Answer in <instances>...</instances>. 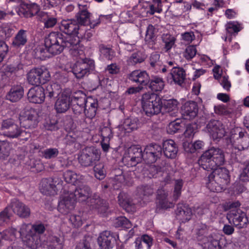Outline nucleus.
Segmentation results:
<instances>
[{
	"mask_svg": "<svg viewBox=\"0 0 249 249\" xmlns=\"http://www.w3.org/2000/svg\"><path fill=\"white\" fill-rule=\"evenodd\" d=\"M205 249H221L222 246L220 245L219 238L216 235L203 238L201 243Z\"/></svg>",
	"mask_w": 249,
	"mask_h": 249,
	"instance_id": "c756f323",
	"label": "nucleus"
},
{
	"mask_svg": "<svg viewBox=\"0 0 249 249\" xmlns=\"http://www.w3.org/2000/svg\"><path fill=\"white\" fill-rule=\"evenodd\" d=\"M71 105V96L62 93L57 99L54 108L57 113H65Z\"/></svg>",
	"mask_w": 249,
	"mask_h": 249,
	"instance_id": "4be33fe9",
	"label": "nucleus"
},
{
	"mask_svg": "<svg viewBox=\"0 0 249 249\" xmlns=\"http://www.w3.org/2000/svg\"><path fill=\"white\" fill-rule=\"evenodd\" d=\"M227 217L231 224H233L239 229L244 228L249 222L246 213L239 209L231 210L227 214Z\"/></svg>",
	"mask_w": 249,
	"mask_h": 249,
	"instance_id": "f8f14e48",
	"label": "nucleus"
},
{
	"mask_svg": "<svg viewBox=\"0 0 249 249\" xmlns=\"http://www.w3.org/2000/svg\"><path fill=\"white\" fill-rule=\"evenodd\" d=\"M21 238L23 240L31 235L33 232L32 225L23 224L21 225L19 231Z\"/></svg>",
	"mask_w": 249,
	"mask_h": 249,
	"instance_id": "de8ad7c7",
	"label": "nucleus"
},
{
	"mask_svg": "<svg viewBox=\"0 0 249 249\" xmlns=\"http://www.w3.org/2000/svg\"><path fill=\"white\" fill-rule=\"evenodd\" d=\"M128 79L141 85H146L149 82V76L144 71L140 70L132 71L128 75Z\"/></svg>",
	"mask_w": 249,
	"mask_h": 249,
	"instance_id": "393cba45",
	"label": "nucleus"
},
{
	"mask_svg": "<svg viewBox=\"0 0 249 249\" xmlns=\"http://www.w3.org/2000/svg\"><path fill=\"white\" fill-rule=\"evenodd\" d=\"M22 241L28 247L31 249H37L42 246L40 235L34 233Z\"/></svg>",
	"mask_w": 249,
	"mask_h": 249,
	"instance_id": "473e14b6",
	"label": "nucleus"
},
{
	"mask_svg": "<svg viewBox=\"0 0 249 249\" xmlns=\"http://www.w3.org/2000/svg\"><path fill=\"white\" fill-rule=\"evenodd\" d=\"M139 120L137 118H126L118 126V134L120 136H124L136 130L139 127Z\"/></svg>",
	"mask_w": 249,
	"mask_h": 249,
	"instance_id": "f3484780",
	"label": "nucleus"
},
{
	"mask_svg": "<svg viewBox=\"0 0 249 249\" xmlns=\"http://www.w3.org/2000/svg\"><path fill=\"white\" fill-rule=\"evenodd\" d=\"M155 29L152 25H149L146 29L145 40L147 43L153 42L156 39Z\"/></svg>",
	"mask_w": 249,
	"mask_h": 249,
	"instance_id": "8fccbe9b",
	"label": "nucleus"
},
{
	"mask_svg": "<svg viewBox=\"0 0 249 249\" xmlns=\"http://www.w3.org/2000/svg\"><path fill=\"white\" fill-rule=\"evenodd\" d=\"M27 97L31 103L41 104L45 98V89L42 87L35 86L29 90Z\"/></svg>",
	"mask_w": 249,
	"mask_h": 249,
	"instance_id": "a211bd4d",
	"label": "nucleus"
},
{
	"mask_svg": "<svg viewBox=\"0 0 249 249\" xmlns=\"http://www.w3.org/2000/svg\"><path fill=\"white\" fill-rule=\"evenodd\" d=\"M100 51L101 55L107 59H111L113 55V51L105 46L102 45L100 47Z\"/></svg>",
	"mask_w": 249,
	"mask_h": 249,
	"instance_id": "774afa93",
	"label": "nucleus"
},
{
	"mask_svg": "<svg viewBox=\"0 0 249 249\" xmlns=\"http://www.w3.org/2000/svg\"><path fill=\"white\" fill-rule=\"evenodd\" d=\"M164 82L161 78L154 77L151 80L149 87L153 91H159L163 89Z\"/></svg>",
	"mask_w": 249,
	"mask_h": 249,
	"instance_id": "c03bdc74",
	"label": "nucleus"
},
{
	"mask_svg": "<svg viewBox=\"0 0 249 249\" xmlns=\"http://www.w3.org/2000/svg\"><path fill=\"white\" fill-rule=\"evenodd\" d=\"M27 41L26 31L20 30L16 35L13 41V45L16 47H20L24 45Z\"/></svg>",
	"mask_w": 249,
	"mask_h": 249,
	"instance_id": "58836bf2",
	"label": "nucleus"
},
{
	"mask_svg": "<svg viewBox=\"0 0 249 249\" xmlns=\"http://www.w3.org/2000/svg\"><path fill=\"white\" fill-rule=\"evenodd\" d=\"M100 157L99 151L94 147H87L83 150L79 157V161L84 166H88Z\"/></svg>",
	"mask_w": 249,
	"mask_h": 249,
	"instance_id": "9b49d317",
	"label": "nucleus"
},
{
	"mask_svg": "<svg viewBox=\"0 0 249 249\" xmlns=\"http://www.w3.org/2000/svg\"><path fill=\"white\" fill-rule=\"evenodd\" d=\"M16 230L14 229L6 230L0 232V235L5 240H13L16 236Z\"/></svg>",
	"mask_w": 249,
	"mask_h": 249,
	"instance_id": "4d7b16f0",
	"label": "nucleus"
},
{
	"mask_svg": "<svg viewBox=\"0 0 249 249\" xmlns=\"http://www.w3.org/2000/svg\"><path fill=\"white\" fill-rule=\"evenodd\" d=\"M39 10V6L36 3L29 4L22 3L17 12L19 16L28 18L33 16L34 13H37Z\"/></svg>",
	"mask_w": 249,
	"mask_h": 249,
	"instance_id": "5701e85b",
	"label": "nucleus"
},
{
	"mask_svg": "<svg viewBox=\"0 0 249 249\" xmlns=\"http://www.w3.org/2000/svg\"><path fill=\"white\" fill-rule=\"evenodd\" d=\"M45 46L49 53L53 55L60 54L65 48H69L71 56L84 55V46L80 44V36L73 37L70 41L61 33L52 32L45 38Z\"/></svg>",
	"mask_w": 249,
	"mask_h": 249,
	"instance_id": "f03ea898",
	"label": "nucleus"
},
{
	"mask_svg": "<svg viewBox=\"0 0 249 249\" xmlns=\"http://www.w3.org/2000/svg\"><path fill=\"white\" fill-rule=\"evenodd\" d=\"M163 150L166 157L174 159L177 156L178 147L173 140H168L163 143Z\"/></svg>",
	"mask_w": 249,
	"mask_h": 249,
	"instance_id": "bb28decb",
	"label": "nucleus"
},
{
	"mask_svg": "<svg viewBox=\"0 0 249 249\" xmlns=\"http://www.w3.org/2000/svg\"><path fill=\"white\" fill-rule=\"evenodd\" d=\"M36 53V56L41 59L50 57L48 48L45 46V42L44 45H41L37 48Z\"/></svg>",
	"mask_w": 249,
	"mask_h": 249,
	"instance_id": "3c124183",
	"label": "nucleus"
},
{
	"mask_svg": "<svg viewBox=\"0 0 249 249\" xmlns=\"http://www.w3.org/2000/svg\"><path fill=\"white\" fill-rule=\"evenodd\" d=\"M185 124L184 120L177 119L169 123L167 127V132L170 134L178 132L185 125Z\"/></svg>",
	"mask_w": 249,
	"mask_h": 249,
	"instance_id": "e433bc0d",
	"label": "nucleus"
},
{
	"mask_svg": "<svg viewBox=\"0 0 249 249\" xmlns=\"http://www.w3.org/2000/svg\"><path fill=\"white\" fill-rule=\"evenodd\" d=\"M219 82L223 87V88L229 91L231 88V84L230 81L229 80L228 76L226 75H222L219 79H218Z\"/></svg>",
	"mask_w": 249,
	"mask_h": 249,
	"instance_id": "69168bd1",
	"label": "nucleus"
},
{
	"mask_svg": "<svg viewBox=\"0 0 249 249\" xmlns=\"http://www.w3.org/2000/svg\"><path fill=\"white\" fill-rule=\"evenodd\" d=\"M59 28L61 31L67 35L65 38L70 41H73V37L79 36L78 34H80L81 36H83L82 30L75 20L63 19L59 23Z\"/></svg>",
	"mask_w": 249,
	"mask_h": 249,
	"instance_id": "6e6552de",
	"label": "nucleus"
},
{
	"mask_svg": "<svg viewBox=\"0 0 249 249\" xmlns=\"http://www.w3.org/2000/svg\"><path fill=\"white\" fill-rule=\"evenodd\" d=\"M144 160L143 152L138 146H132L125 152L123 158L124 162H128V164L133 166Z\"/></svg>",
	"mask_w": 249,
	"mask_h": 249,
	"instance_id": "ddd939ff",
	"label": "nucleus"
},
{
	"mask_svg": "<svg viewBox=\"0 0 249 249\" xmlns=\"http://www.w3.org/2000/svg\"><path fill=\"white\" fill-rule=\"evenodd\" d=\"M71 98V103L85 107L87 98L85 94L82 91H78L75 92Z\"/></svg>",
	"mask_w": 249,
	"mask_h": 249,
	"instance_id": "37998d69",
	"label": "nucleus"
},
{
	"mask_svg": "<svg viewBox=\"0 0 249 249\" xmlns=\"http://www.w3.org/2000/svg\"><path fill=\"white\" fill-rule=\"evenodd\" d=\"M60 91V85L56 83H49L45 87V93L50 98L59 94Z\"/></svg>",
	"mask_w": 249,
	"mask_h": 249,
	"instance_id": "a19ab883",
	"label": "nucleus"
},
{
	"mask_svg": "<svg viewBox=\"0 0 249 249\" xmlns=\"http://www.w3.org/2000/svg\"><path fill=\"white\" fill-rule=\"evenodd\" d=\"M95 177L99 179H102L105 177V171L102 165H96L94 168Z\"/></svg>",
	"mask_w": 249,
	"mask_h": 249,
	"instance_id": "338daca9",
	"label": "nucleus"
},
{
	"mask_svg": "<svg viewBox=\"0 0 249 249\" xmlns=\"http://www.w3.org/2000/svg\"><path fill=\"white\" fill-rule=\"evenodd\" d=\"M167 193L163 189L158 190L157 197V206L161 209H167L174 207L172 202H168L167 200Z\"/></svg>",
	"mask_w": 249,
	"mask_h": 249,
	"instance_id": "c85d7f7f",
	"label": "nucleus"
},
{
	"mask_svg": "<svg viewBox=\"0 0 249 249\" xmlns=\"http://www.w3.org/2000/svg\"><path fill=\"white\" fill-rule=\"evenodd\" d=\"M142 106L146 115L151 116L161 112L162 108V101L156 94L146 93L142 95Z\"/></svg>",
	"mask_w": 249,
	"mask_h": 249,
	"instance_id": "20e7f679",
	"label": "nucleus"
},
{
	"mask_svg": "<svg viewBox=\"0 0 249 249\" xmlns=\"http://www.w3.org/2000/svg\"><path fill=\"white\" fill-rule=\"evenodd\" d=\"M116 227H123L124 228H129L131 227L130 221L125 217H119L117 218L114 223Z\"/></svg>",
	"mask_w": 249,
	"mask_h": 249,
	"instance_id": "864d4df0",
	"label": "nucleus"
},
{
	"mask_svg": "<svg viewBox=\"0 0 249 249\" xmlns=\"http://www.w3.org/2000/svg\"><path fill=\"white\" fill-rule=\"evenodd\" d=\"M99 136L102 139H110L112 137V130L109 127H103L100 129Z\"/></svg>",
	"mask_w": 249,
	"mask_h": 249,
	"instance_id": "680f3d73",
	"label": "nucleus"
},
{
	"mask_svg": "<svg viewBox=\"0 0 249 249\" xmlns=\"http://www.w3.org/2000/svg\"><path fill=\"white\" fill-rule=\"evenodd\" d=\"M76 201L72 191L64 190L60 196L58 210L64 214L69 213L74 208Z\"/></svg>",
	"mask_w": 249,
	"mask_h": 249,
	"instance_id": "1a4fd4ad",
	"label": "nucleus"
},
{
	"mask_svg": "<svg viewBox=\"0 0 249 249\" xmlns=\"http://www.w3.org/2000/svg\"><path fill=\"white\" fill-rule=\"evenodd\" d=\"M38 113L35 109L26 108L22 111L19 116L20 124L25 128L36 127L38 123Z\"/></svg>",
	"mask_w": 249,
	"mask_h": 249,
	"instance_id": "9d476101",
	"label": "nucleus"
},
{
	"mask_svg": "<svg viewBox=\"0 0 249 249\" xmlns=\"http://www.w3.org/2000/svg\"><path fill=\"white\" fill-rule=\"evenodd\" d=\"M227 149L231 153L247 149L249 146V135L239 127L232 129L225 139Z\"/></svg>",
	"mask_w": 249,
	"mask_h": 249,
	"instance_id": "7ed1b4c3",
	"label": "nucleus"
},
{
	"mask_svg": "<svg viewBox=\"0 0 249 249\" xmlns=\"http://www.w3.org/2000/svg\"><path fill=\"white\" fill-rule=\"evenodd\" d=\"M33 232L39 235L44 232L46 227L44 224L38 222L32 225Z\"/></svg>",
	"mask_w": 249,
	"mask_h": 249,
	"instance_id": "0e129e2a",
	"label": "nucleus"
},
{
	"mask_svg": "<svg viewBox=\"0 0 249 249\" xmlns=\"http://www.w3.org/2000/svg\"><path fill=\"white\" fill-rule=\"evenodd\" d=\"M118 238L117 234L111 233L109 231H104L98 238V243L101 249H111Z\"/></svg>",
	"mask_w": 249,
	"mask_h": 249,
	"instance_id": "2eb2a0df",
	"label": "nucleus"
},
{
	"mask_svg": "<svg viewBox=\"0 0 249 249\" xmlns=\"http://www.w3.org/2000/svg\"><path fill=\"white\" fill-rule=\"evenodd\" d=\"M178 102L176 100H164L162 102V107L165 108V112H170L178 110Z\"/></svg>",
	"mask_w": 249,
	"mask_h": 249,
	"instance_id": "49530a36",
	"label": "nucleus"
},
{
	"mask_svg": "<svg viewBox=\"0 0 249 249\" xmlns=\"http://www.w3.org/2000/svg\"><path fill=\"white\" fill-rule=\"evenodd\" d=\"M64 178L67 182L73 185L78 184L79 183L82 182V180H83V177L82 176L70 170L67 171L64 173Z\"/></svg>",
	"mask_w": 249,
	"mask_h": 249,
	"instance_id": "72a5a7b5",
	"label": "nucleus"
},
{
	"mask_svg": "<svg viewBox=\"0 0 249 249\" xmlns=\"http://www.w3.org/2000/svg\"><path fill=\"white\" fill-rule=\"evenodd\" d=\"M161 153L162 148L160 145L156 144L147 145L143 151L144 160L147 164L155 162Z\"/></svg>",
	"mask_w": 249,
	"mask_h": 249,
	"instance_id": "4468645a",
	"label": "nucleus"
},
{
	"mask_svg": "<svg viewBox=\"0 0 249 249\" xmlns=\"http://www.w3.org/2000/svg\"><path fill=\"white\" fill-rule=\"evenodd\" d=\"M10 207L6 208L0 213V225L7 223L12 214Z\"/></svg>",
	"mask_w": 249,
	"mask_h": 249,
	"instance_id": "6e6d98bb",
	"label": "nucleus"
},
{
	"mask_svg": "<svg viewBox=\"0 0 249 249\" xmlns=\"http://www.w3.org/2000/svg\"><path fill=\"white\" fill-rule=\"evenodd\" d=\"M135 12L133 9L131 10L124 11L121 13L120 19L122 22H131L134 20L135 17Z\"/></svg>",
	"mask_w": 249,
	"mask_h": 249,
	"instance_id": "09e8293b",
	"label": "nucleus"
},
{
	"mask_svg": "<svg viewBox=\"0 0 249 249\" xmlns=\"http://www.w3.org/2000/svg\"><path fill=\"white\" fill-rule=\"evenodd\" d=\"M70 221L75 227H79L83 224V219L81 217V213L78 214H72L70 217Z\"/></svg>",
	"mask_w": 249,
	"mask_h": 249,
	"instance_id": "e2e57ef3",
	"label": "nucleus"
},
{
	"mask_svg": "<svg viewBox=\"0 0 249 249\" xmlns=\"http://www.w3.org/2000/svg\"><path fill=\"white\" fill-rule=\"evenodd\" d=\"M213 109L214 113L217 115L225 116L230 113L226 106L223 104L216 105L214 106Z\"/></svg>",
	"mask_w": 249,
	"mask_h": 249,
	"instance_id": "5fc2aeb1",
	"label": "nucleus"
},
{
	"mask_svg": "<svg viewBox=\"0 0 249 249\" xmlns=\"http://www.w3.org/2000/svg\"><path fill=\"white\" fill-rule=\"evenodd\" d=\"M196 124H187L185 131L184 133L185 137L189 139L193 138L194 136V134L196 132Z\"/></svg>",
	"mask_w": 249,
	"mask_h": 249,
	"instance_id": "bf43d9fd",
	"label": "nucleus"
},
{
	"mask_svg": "<svg viewBox=\"0 0 249 249\" xmlns=\"http://www.w3.org/2000/svg\"><path fill=\"white\" fill-rule=\"evenodd\" d=\"M72 56L77 60L71 68L72 71L77 78L80 79L88 75L90 71L94 70V61L86 58L84 52L83 57H81L80 55Z\"/></svg>",
	"mask_w": 249,
	"mask_h": 249,
	"instance_id": "39448f33",
	"label": "nucleus"
},
{
	"mask_svg": "<svg viewBox=\"0 0 249 249\" xmlns=\"http://www.w3.org/2000/svg\"><path fill=\"white\" fill-rule=\"evenodd\" d=\"M149 173H145L146 171L144 170V174H146L149 178H157L159 175H161L160 168H159L154 165H151L147 168Z\"/></svg>",
	"mask_w": 249,
	"mask_h": 249,
	"instance_id": "603ef678",
	"label": "nucleus"
},
{
	"mask_svg": "<svg viewBox=\"0 0 249 249\" xmlns=\"http://www.w3.org/2000/svg\"><path fill=\"white\" fill-rule=\"evenodd\" d=\"M23 89L20 86L13 87L6 95V99L12 102L19 100L23 95Z\"/></svg>",
	"mask_w": 249,
	"mask_h": 249,
	"instance_id": "2f4dec72",
	"label": "nucleus"
},
{
	"mask_svg": "<svg viewBox=\"0 0 249 249\" xmlns=\"http://www.w3.org/2000/svg\"><path fill=\"white\" fill-rule=\"evenodd\" d=\"M225 161L223 151L219 148L212 147L205 151L198 160L199 165L206 170H213L210 175L211 181H218L219 184L212 187L213 191H222L230 183V176L225 168H218Z\"/></svg>",
	"mask_w": 249,
	"mask_h": 249,
	"instance_id": "f257e3e1",
	"label": "nucleus"
},
{
	"mask_svg": "<svg viewBox=\"0 0 249 249\" xmlns=\"http://www.w3.org/2000/svg\"><path fill=\"white\" fill-rule=\"evenodd\" d=\"M162 41L164 43V49L168 51L175 45L176 38L170 34H163L162 37Z\"/></svg>",
	"mask_w": 249,
	"mask_h": 249,
	"instance_id": "a18cd8bd",
	"label": "nucleus"
},
{
	"mask_svg": "<svg viewBox=\"0 0 249 249\" xmlns=\"http://www.w3.org/2000/svg\"><path fill=\"white\" fill-rule=\"evenodd\" d=\"M56 182L52 178L43 179L40 186L41 192L46 195L53 196L56 194L58 191Z\"/></svg>",
	"mask_w": 249,
	"mask_h": 249,
	"instance_id": "aec40b11",
	"label": "nucleus"
},
{
	"mask_svg": "<svg viewBox=\"0 0 249 249\" xmlns=\"http://www.w3.org/2000/svg\"><path fill=\"white\" fill-rule=\"evenodd\" d=\"M80 11L77 16V21L81 24H85L88 22L90 14L87 10V4H78Z\"/></svg>",
	"mask_w": 249,
	"mask_h": 249,
	"instance_id": "c9c22d12",
	"label": "nucleus"
},
{
	"mask_svg": "<svg viewBox=\"0 0 249 249\" xmlns=\"http://www.w3.org/2000/svg\"><path fill=\"white\" fill-rule=\"evenodd\" d=\"M197 50L196 46H188L183 53L184 57L187 60H191L196 55Z\"/></svg>",
	"mask_w": 249,
	"mask_h": 249,
	"instance_id": "13d9d810",
	"label": "nucleus"
},
{
	"mask_svg": "<svg viewBox=\"0 0 249 249\" xmlns=\"http://www.w3.org/2000/svg\"><path fill=\"white\" fill-rule=\"evenodd\" d=\"M145 56L142 53L138 51L133 53L127 59V63L129 65H135L140 63L144 60Z\"/></svg>",
	"mask_w": 249,
	"mask_h": 249,
	"instance_id": "ea45409f",
	"label": "nucleus"
},
{
	"mask_svg": "<svg viewBox=\"0 0 249 249\" xmlns=\"http://www.w3.org/2000/svg\"><path fill=\"white\" fill-rule=\"evenodd\" d=\"M11 207L13 211L20 217H26L30 214V209L23 203L14 199L11 203Z\"/></svg>",
	"mask_w": 249,
	"mask_h": 249,
	"instance_id": "a878e982",
	"label": "nucleus"
},
{
	"mask_svg": "<svg viewBox=\"0 0 249 249\" xmlns=\"http://www.w3.org/2000/svg\"><path fill=\"white\" fill-rule=\"evenodd\" d=\"M151 3L148 1L140 2L137 6L133 7L135 12L136 16L147 17L148 14L153 15L154 11L152 10Z\"/></svg>",
	"mask_w": 249,
	"mask_h": 249,
	"instance_id": "cd10ccee",
	"label": "nucleus"
},
{
	"mask_svg": "<svg viewBox=\"0 0 249 249\" xmlns=\"http://www.w3.org/2000/svg\"><path fill=\"white\" fill-rule=\"evenodd\" d=\"M225 27L229 36L237 34L243 28L242 24L237 21H230L226 24Z\"/></svg>",
	"mask_w": 249,
	"mask_h": 249,
	"instance_id": "79ce46f5",
	"label": "nucleus"
},
{
	"mask_svg": "<svg viewBox=\"0 0 249 249\" xmlns=\"http://www.w3.org/2000/svg\"><path fill=\"white\" fill-rule=\"evenodd\" d=\"M90 190L89 187L82 185L75 189L73 194L76 200L84 201L89 198Z\"/></svg>",
	"mask_w": 249,
	"mask_h": 249,
	"instance_id": "7c9ffc66",
	"label": "nucleus"
},
{
	"mask_svg": "<svg viewBox=\"0 0 249 249\" xmlns=\"http://www.w3.org/2000/svg\"><path fill=\"white\" fill-rule=\"evenodd\" d=\"M51 74L45 67H36L31 69L26 74L28 82L32 85L44 84L50 79Z\"/></svg>",
	"mask_w": 249,
	"mask_h": 249,
	"instance_id": "423d86ee",
	"label": "nucleus"
},
{
	"mask_svg": "<svg viewBox=\"0 0 249 249\" xmlns=\"http://www.w3.org/2000/svg\"><path fill=\"white\" fill-rule=\"evenodd\" d=\"M191 209L186 205L179 204L176 211L177 218L182 223H185L192 217Z\"/></svg>",
	"mask_w": 249,
	"mask_h": 249,
	"instance_id": "b1692460",
	"label": "nucleus"
},
{
	"mask_svg": "<svg viewBox=\"0 0 249 249\" xmlns=\"http://www.w3.org/2000/svg\"><path fill=\"white\" fill-rule=\"evenodd\" d=\"M198 113V106L195 102H186L181 107V114L184 120H192Z\"/></svg>",
	"mask_w": 249,
	"mask_h": 249,
	"instance_id": "412c9836",
	"label": "nucleus"
},
{
	"mask_svg": "<svg viewBox=\"0 0 249 249\" xmlns=\"http://www.w3.org/2000/svg\"><path fill=\"white\" fill-rule=\"evenodd\" d=\"M183 184V181L181 179H178L175 182L173 194V198L175 201L178 199L181 194V190Z\"/></svg>",
	"mask_w": 249,
	"mask_h": 249,
	"instance_id": "052dcab7",
	"label": "nucleus"
},
{
	"mask_svg": "<svg viewBox=\"0 0 249 249\" xmlns=\"http://www.w3.org/2000/svg\"><path fill=\"white\" fill-rule=\"evenodd\" d=\"M207 127L211 137L214 140H218L223 138L226 133L224 126L218 121L210 122L207 124Z\"/></svg>",
	"mask_w": 249,
	"mask_h": 249,
	"instance_id": "dca6fc26",
	"label": "nucleus"
},
{
	"mask_svg": "<svg viewBox=\"0 0 249 249\" xmlns=\"http://www.w3.org/2000/svg\"><path fill=\"white\" fill-rule=\"evenodd\" d=\"M0 129L3 131V135L10 138H17L20 136H30V134L23 130L15 124L12 118L3 119L0 124Z\"/></svg>",
	"mask_w": 249,
	"mask_h": 249,
	"instance_id": "0eeeda50",
	"label": "nucleus"
},
{
	"mask_svg": "<svg viewBox=\"0 0 249 249\" xmlns=\"http://www.w3.org/2000/svg\"><path fill=\"white\" fill-rule=\"evenodd\" d=\"M48 249H62L63 241L56 236H50L46 243Z\"/></svg>",
	"mask_w": 249,
	"mask_h": 249,
	"instance_id": "4c0bfd02",
	"label": "nucleus"
},
{
	"mask_svg": "<svg viewBox=\"0 0 249 249\" xmlns=\"http://www.w3.org/2000/svg\"><path fill=\"white\" fill-rule=\"evenodd\" d=\"M185 71L180 67H174L167 77V80L171 84L175 83L181 85L185 78Z\"/></svg>",
	"mask_w": 249,
	"mask_h": 249,
	"instance_id": "6ab92c4d",
	"label": "nucleus"
},
{
	"mask_svg": "<svg viewBox=\"0 0 249 249\" xmlns=\"http://www.w3.org/2000/svg\"><path fill=\"white\" fill-rule=\"evenodd\" d=\"M204 146V143L200 140L196 141L194 143L188 142H184L183 143V148L188 153H194L196 150L203 148Z\"/></svg>",
	"mask_w": 249,
	"mask_h": 249,
	"instance_id": "f704fd0d",
	"label": "nucleus"
}]
</instances>
